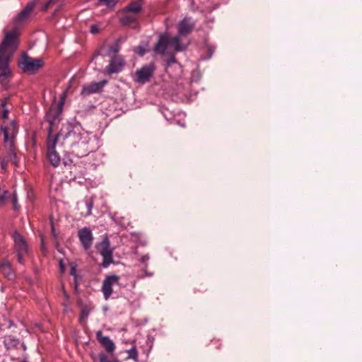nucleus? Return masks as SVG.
I'll use <instances>...</instances> for the list:
<instances>
[{
	"instance_id": "28",
	"label": "nucleus",
	"mask_w": 362,
	"mask_h": 362,
	"mask_svg": "<svg viewBox=\"0 0 362 362\" xmlns=\"http://www.w3.org/2000/svg\"><path fill=\"white\" fill-rule=\"evenodd\" d=\"M135 52L140 56H143L146 53V50L141 47H137L135 49Z\"/></svg>"
},
{
	"instance_id": "27",
	"label": "nucleus",
	"mask_w": 362,
	"mask_h": 362,
	"mask_svg": "<svg viewBox=\"0 0 362 362\" xmlns=\"http://www.w3.org/2000/svg\"><path fill=\"white\" fill-rule=\"evenodd\" d=\"M99 28L97 25H92L90 26V33L93 34H97L99 33Z\"/></svg>"
},
{
	"instance_id": "17",
	"label": "nucleus",
	"mask_w": 362,
	"mask_h": 362,
	"mask_svg": "<svg viewBox=\"0 0 362 362\" xmlns=\"http://www.w3.org/2000/svg\"><path fill=\"white\" fill-rule=\"evenodd\" d=\"M0 272L9 280H13L16 277L11 265L8 261H3L0 263Z\"/></svg>"
},
{
	"instance_id": "22",
	"label": "nucleus",
	"mask_w": 362,
	"mask_h": 362,
	"mask_svg": "<svg viewBox=\"0 0 362 362\" xmlns=\"http://www.w3.org/2000/svg\"><path fill=\"white\" fill-rule=\"evenodd\" d=\"M100 362H120L118 359H115L112 361H107V356L104 353L99 354Z\"/></svg>"
},
{
	"instance_id": "26",
	"label": "nucleus",
	"mask_w": 362,
	"mask_h": 362,
	"mask_svg": "<svg viewBox=\"0 0 362 362\" xmlns=\"http://www.w3.org/2000/svg\"><path fill=\"white\" fill-rule=\"evenodd\" d=\"M176 63V59L174 54H172L170 57L168 59L166 64L167 66H170L173 64Z\"/></svg>"
},
{
	"instance_id": "24",
	"label": "nucleus",
	"mask_w": 362,
	"mask_h": 362,
	"mask_svg": "<svg viewBox=\"0 0 362 362\" xmlns=\"http://www.w3.org/2000/svg\"><path fill=\"white\" fill-rule=\"evenodd\" d=\"M6 101L1 103V105L3 107L4 110H3V112H2V115H1V117L4 119H6L8 118V110L6 108H4L5 105H6Z\"/></svg>"
},
{
	"instance_id": "1",
	"label": "nucleus",
	"mask_w": 362,
	"mask_h": 362,
	"mask_svg": "<svg viewBox=\"0 0 362 362\" xmlns=\"http://www.w3.org/2000/svg\"><path fill=\"white\" fill-rule=\"evenodd\" d=\"M66 93H64L61 97L60 101L56 107H52L47 115V119L49 123L48 129V137L47 142V158L52 165L57 167L60 162V156L57 153L55 148L59 138L62 137L64 139H71V143L74 144L79 136L74 131V127L70 123L63 124L59 132L54 136H52V133L54 131V125L59 121V117L61 115L64 103V98Z\"/></svg>"
},
{
	"instance_id": "4",
	"label": "nucleus",
	"mask_w": 362,
	"mask_h": 362,
	"mask_svg": "<svg viewBox=\"0 0 362 362\" xmlns=\"http://www.w3.org/2000/svg\"><path fill=\"white\" fill-rule=\"evenodd\" d=\"M12 132L10 133L7 127H1L4 134V147L8 151V160L17 165V156L14 146V134L16 132V124L14 121L11 122Z\"/></svg>"
},
{
	"instance_id": "21",
	"label": "nucleus",
	"mask_w": 362,
	"mask_h": 362,
	"mask_svg": "<svg viewBox=\"0 0 362 362\" xmlns=\"http://www.w3.org/2000/svg\"><path fill=\"white\" fill-rule=\"evenodd\" d=\"M86 208H87V212L85 214V216H89V215L91 214V210H92V208H93V200L91 199H88V200H86Z\"/></svg>"
},
{
	"instance_id": "20",
	"label": "nucleus",
	"mask_w": 362,
	"mask_h": 362,
	"mask_svg": "<svg viewBox=\"0 0 362 362\" xmlns=\"http://www.w3.org/2000/svg\"><path fill=\"white\" fill-rule=\"evenodd\" d=\"M119 0H99L100 4H104L108 7H114Z\"/></svg>"
},
{
	"instance_id": "6",
	"label": "nucleus",
	"mask_w": 362,
	"mask_h": 362,
	"mask_svg": "<svg viewBox=\"0 0 362 362\" xmlns=\"http://www.w3.org/2000/svg\"><path fill=\"white\" fill-rule=\"evenodd\" d=\"M96 249L103 257L102 266L107 267L111 263L113 262V250L110 247V240L106 237L97 244Z\"/></svg>"
},
{
	"instance_id": "15",
	"label": "nucleus",
	"mask_w": 362,
	"mask_h": 362,
	"mask_svg": "<svg viewBox=\"0 0 362 362\" xmlns=\"http://www.w3.org/2000/svg\"><path fill=\"white\" fill-rule=\"evenodd\" d=\"M35 1H30L28 2L25 7L19 13L18 16L16 18V23L18 24L23 21H24L31 13V12L33 11V9L35 7Z\"/></svg>"
},
{
	"instance_id": "29",
	"label": "nucleus",
	"mask_w": 362,
	"mask_h": 362,
	"mask_svg": "<svg viewBox=\"0 0 362 362\" xmlns=\"http://www.w3.org/2000/svg\"><path fill=\"white\" fill-rule=\"evenodd\" d=\"M17 202H18L17 197H16V194L14 193L13 196V199H12L14 210H17L18 209Z\"/></svg>"
},
{
	"instance_id": "36",
	"label": "nucleus",
	"mask_w": 362,
	"mask_h": 362,
	"mask_svg": "<svg viewBox=\"0 0 362 362\" xmlns=\"http://www.w3.org/2000/svg\"><path fill=\"white\" fill-rule=\"evenodd\" d=\"M42 249L44 250V244L42 243Z\"/></svg>"
},
{
	"instance_id": "33",
	"label": "nucleus",
	"mask_w": 362,
	"mask_h": 362,
	"mask_svg": "<svg viewBox=\"0 0 362 362\" xmlns=\"http://www.w3.org/2000/svg\"><path fill=\"white\" fill-rule=\"evenodd\" d=\"M52 233L53 236L55 237L56 236L55 230H54L53 225H52Z\"/></svg>"
},
{
	"instance_id": "19",
	"label": "nucleus",
	"mask_w": 362,
	"mask_h": 362,
	"mask_svg": "<svg viewBox=\"0 0 362 362\" xmlns=\"http://www.w3.org/2000/svg\"><path fill=\"white\" fill-rule=\"evenodd\" d=\"M127 353L129 358H132L135 362H138V351L136 346H133L132 349L127 351Z\"/></svg>"
},
{
	"instance_id": "10",
	"label": "nucleus",
	"mask_w": 362,
	"mask_h": 362,
	"mask_svg": "<svg viewBox=\"0 0 362 362\" xmlns=\"http://www.w3.org/2000/svg\"><path fill=\"white\" fill-rule=\"evenodd\" d=\"M124 65V59L119 55H115L110 61V64L106 66L105 71L107 74L120 72Z\"/></svg>"
},
{
	"instance_id": "13",
	"label": "nucleus",
	"mask_w": 362,
	"mask_h": 362,
	"mask_svg": "<svg viewBox=\"0 0 362 362\" xmlns=\"http://www.w3.org/2000/svg\"><path fill=\"white\" fill-rule=\"evenodd\" d=\"M96 338L108 353L111 354L115 351V343L110 337L103 336L102 331L99 330L96 332Z\"/></svg>"
},
{
	"instance_id": "25",
	"label": "nucleus",
	"mask_w": 362,
	"mask_h": 362,
	"mask_svg": "<svg viewBox=\"0 0 362 362\" xmlns=\"http://www.w3.org/2000/svg\"><path fill=\"white\" fill-rule=\"evenodd\" d=\"M119 51V46L117 43L112 45L109 48V53H117Z\"/></svg>"
},
{
	"instance_id": "9",
	"label": "nucleus",
	"mask_w": 362,
	"mask_h": 362,
	"mask_svg": "<svg viewBox=\"0 0 362 362\" xmlns=\"http://www.w3.org/2000/svg\"><path fill=\"white\" fill-rule=\"evenodd\" d=\"M78 236L83 247L87 250L90 249L93 245V236L91 230L84 227L78 230Z\"/></svg>"
},
{
	"instance_id": "2",
	"label": "nucleus",
	"mask_w": 362,
	"mask_h": 362,
	"mask_svg": "<svg viewBox=\"0 0 362 362\" xmlns=\"http://www.w3.org/2000/svg\"><path fill=\"white\" fill-rule=\"evenodd\" d=\"M193 27L194 25L187 18L183 19L178 25V35L172 37L168 33L160 34L153 48V52L164 55L168 48H173L175 52L185 50L187 45L181 42V36L187 35Z\"/></svg>"
},
{
	"instance_id": "12",
	"label": "nucleus",
	"mask_w": 362,
	"mask_h": 362,
	"mask_svg": "<svg viewBox=\"0 0 362 362\" xmlns=\"http://www.w3.org/2000/svg\"><path fill=\"white\" fill-rule=\"evenodd\" d=\"M154 71L153 65L144 66L136 71V81L144 83L150 80Z\"/></svg>"
},
{
	"instance_id": "35",
	"label": "nucleus",
	"mask_w": 362,
	"mask_h": 362,
	"mask_svg": "<svg viewBox=\"0 0 362 362\" xmlns=\"http://www.w3.org/2000/svg\"><path fill=\"white\" fill-rule=\"evenodd\" d=\"M71 275H74L75 274V269L74 268H72L71 270Z\"/></svg>"
},
{
	"instance_id": "23",
	"label": "nucleus",
	"mask_w": 362,
	"mask_h": 362,
	"mask_svg": "<svg viewBox=\"0 0 362 362\" xmlns=\"http://www.w3.org/2000/svg\"><path fill=\"white\" fill-rule=\"evenodd\" d=\"M59 1V0H48L45 4L42 7V10L43 11H46L47 9H48V8L49 6H51L53 4H57V2Z\"/></svg>"
},
{
	"instance_id": "34",
	"label": "nucleus",
	"mask_w": 362,
	"mask_h": 362,
	"mask_svg": "<svg viewBox=\"0 0 362 362\" xmlns=\"http://www.w3.org/2000/svg\"><path fill=\"white\" fill-rule=\"evenodd\" d=\"M81 315L83 316H87L88 315V313H86L85 310H83L82 313H81Z\"/></svg>"
},
{
	"instance_id": "5",
	"label": "nucleus",
	"mask_w": 362,
	"mask_h": 362,
	"mask_svg": "<svg viewBox=\"0 0 362 362\" xmlns=\"http://www.w3.org/2000/svg\"><path fill=\"white\" fill-rule=\"evenodd\" d=\"M45 64L42 59L33 58L24 53L18 62V66L25 73L34 74Z\"/></svg>"
},
{
	"instance_id": "16",
	"label": "nucleus",
	"mask_w": 362,
	"mask_h": 362,
	"mask_svg": "<svg viewBox=\"0 0 362 362\" xmlns=\"http://www.w3.org/2000/svg\"><path fill=\"white\" fill-rule=\"evenodd\" d=\"M144 0H135L130 2L124 8L125 13H131L139 16L142 10Z\"/></svg>"
},
{
	"instance_id": "18",
	"label": "nucleus",
	"mask_w": 362,
	"mask_h": 362,
	"mask_svg": "<svg viewBox=\"0 0 362 362\" xmlns=\"http://www.w3.org/2000/svg\"><path fill=\"white\" fill-rule=\"evenodd\" d=\"M4 345L7 349H15L18 346L20 341L18 339L11 336H8L4 339Z\"/></svg>"
},
{
	"instance_id": "3",
	"label": "nucleus",
	"mask_w": 362,
	"mask_h": 362,
	"mask_svg": "<svg viewBox=\"0 0 362 362\" xmlns=\"http://www.w3.org/2000/svg\"><path fill=\"white\" fill-rule=\"evenodd\" d=\"M18 28L15 26L7 32L0 45V69H5L18 47Z\"/></svg>"
},
{
	"instance_id": "31",
	"label": "nucleus",
	"mask_w": 362,
	"mask_h": 362,
	"mask_svg": "<svg viewBox=\"0 0 362 362\" xmlns=\"http://www.w3.org/2000/svg\"><path fill=\"white\" fill-rule=\"evenodd\" d=\"M8 162V159L6 160H2L1 164V167L2 170H6Z\"/></svg>"
},
{
	"instance_id": "14",
	"label": "nucleus",
	"mask_w": 362,
	"mask_h": 362,
	"mask_svg": "<svg viewBox=\"0 0 362 362\" xmlns=\"http://www.w3.org/2000/svg\"><path fill=\"white\" fill-rule=\"evenodd\" d=\"M138 21L139 16L131 13H127L119 19L121 24L132 28H137L139 27Z\"/></svg>"
},
{
	"instance_id": "30",
	"label": "nucleus",
	"mask_w": 362,
	"mask_h": 362,
	"mask_svg": "<svg viewBox=\"0 0 362 362\" xmlns=\"http://www.w3.org/2000/svg\"><path fill=\"white\" fill-rule=\"evenodd\" d=\"M149 255H145L144 256H142L140 259V262H142L143 264H146L147 262L148 261L149 259Z\"/></svg>"
},
{
	"instance_id": "7",
	"label": "nucleus",
	"mask_w": 362,
	"mask_h": 362,
	"mask_svg": "<svg viewBox=\"0 0 362 362\" xmlns=\"http://www.w3.org/2000/svg\"><path fill=\"white\" fill-rule=\"evenodd\" d=\"M14 247L18 256V263H24V257L28 254V245L23 237L17 231L12 235Z\"/></svg>"
},
{
	"instance_id": "32",
	"label": "nucleus",
	"mask_w": 362,
	"mask_h": 362,
	"mask_svg": "<svg viewBox=\"0 0 362 362\" xmlns=\"http://www.w3.org/2000/svg\"><path fill=\"white\" fill-rule=\"evenodd\" d=\"M8 73L4 71L1 74H0V81H2L4 79H5L7 77Z\"/></svg>"
},
{
	"instance_id": "11",
	"label": "nucleus",
	"mask_w": 362,
	"mask_h": 362,
	"mask_svg": "<svg viewBox=\"0 0 362 362\" xmlns=\"http://www.w3.org/2000/svg\"><path fill=\"white\" fill-rule=\"evenodd\" d=\"M107 83V81L106 80H103L100 82H94L89 85L84 86L81 90V94L83 97H86L93 93H100Z\"/></svg>"
},
{
	"instance_id": "8",
	"label": "nucleus",
	"mask_w": 362,
	"mask_h": 362,
	"mask_svg": "<svg viewBox=\"0 0 362 362\" xmlns=\"http://www.w3.org/2000/svg\"><path fill=\"white\" fill-rule=\"evenodd\" d=\"M119 277L117 275L107 276L103 282L102 291L104 298L107 300L112 295L113 290L112 286L119 284Z\"/></svg>"
}]
</instances>
